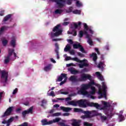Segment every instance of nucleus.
<instances>
[{
    "label": "nucleus",
    "instance_id": "nucleus-4",
    "mask_svg": "<svg viewBox=\"0 0 126 126\" xmlns=\"http://www.w3.org/2000/svg\"><path fill=\"white\" fill-rule=\"evenodd\" d=\"M74 112L75 113H83L85 114V115L82 116V119H91L93 117V116L91 115V111H83L81 108H74Z\"/></svg>",
    "mask_w": 126,
    "mask_h": 126
},
{
    "label": "nucleus",
    "instance_id": "nucleus-26",
    "mask_svg": "<svg viewBox=\"0 0 126 126\" xmlns=\"http://www.w3.org/2000/svg\"><path fill=\"white\" fill-rule=\"evenodd\" d=\"M98 94L100 95V96H98V99H101L103 97V93L102 92V89L101 88H99Z\"/></svg>",
    "mask_w": 126,
    "mask_h": 126
},
{
    "label": "nucleus",
    "instance_id": "nucleus-49",
    "mask_svg": "<svg viewBox=\"0 0 126 126\" xmlns=\"http://www.w3.org/2000/svg\"><path fill=\"white\" fill-rule=\"evenodd\" d=\"M66 80H67V78H65L63 81H62L60 83V85L62 86V85H63V84H64V83H65V82H66Z\"/></svg>",
    "mask_w": 126,
    "mask_h": 126
},
{
    "label": "nucleus",
    "instance_id": "nucleus-25",
    "mask_svg": "<svg viewBox=\"0 0 126 126\" xmlns=\"http://www.w3.org/2000/svg\"><path fill=\"white\" fill-rule=\"evenodd\" d=\"M88 39V43L89 44L90 46H93V41H92V39H91V37L90 36H89V37H87Z\"/></svg>",
    "mask_w": 126,
    "mask_h": 126
},
{
    "label": "nucleus",
    "instance_id": "nucleus-1",
    "mask_svg": "<svg viewBox=\"0 0 126 126\" xmlns=\"http://www.w3.org/2000/svg\"><path fill=\"white\" fill-rule=\"evenodd\" d=\"M87 79L92 80V76L89 74L85 73L81 75V77L79 78H77V76L76 75L71 76L69 78V81H71V82H81L82 81H86Z\"/></svg>",
    "mask_w": 126,
    "mask_h": 126
},
{
    "label": "nucleus",
    "instance_id": "nucleus-16",
    "mask_svg": "<svg viewBox=\"0 0 126 126\" xmlns=\"http://www.w3.org/2000/svg\"><path fill=\"white\" fill-rule=\"evenodd\" d=\"M67 103L68 105H70L71 106H77V104H78V101L72 100L68 101Z\"/></svg>",
    "mask_w": 126,
    "mask_h": 126
},
{
    "label": "nucleus",
    "instance_id": "nucleus-12",
    "mask_svg": "<svg viewBox=\"0 0 126 126\" xmlns=\"http://www.w3.org/2000/svg\"><path fill=\"white\" fill-rule=\"evenodd\" d=\"M89 107H94L96 109H99L100 108V105L97 103L89 102Z\"/></svg>",
    "mask_w": 126,
    "mask_h": 126
},
{
    "label": "nucleus",
    "instance_id": "nucleus-15",
    "mask_svg": "<svg viewBox=\"0 0 126 126\" xmlns=\"http://www.w3.org/2000/svg\"><path fill=\"white\" fill-rule=\"evenodd\" d=\"M69 70L70 71V72L71 73V74H77V73H80V72L76 69H74V68H71L70 69H69Z\"/></svg>",
    "mask_w": 126,
    "mask_h": 126
},
{
    "label": "nucleus",
    "instance_id": "nucleus-11",
    "mask_svg": "<svg viewBox=\"0 0 126 126\" xmlns=\"http://www.w3.org/2000/svg\"><path fill=\"white\" fill-rule=\"evenodd\" d=\"M102 104H103V107H102L103 110H106L107 108H110L111 107V104L107 101H103Z\"/></svg>",
    "mask_w": 126,
    "mask_h": 126
},
{
    "label": "nucleus",
    "instance_id": "nucleus-6",
    "mask_svg": "<svg viewBox=\"0 0 126 126\" xmlns=\"http://www.w3.org/2000/svg\"><path fill=\"white\" fill-rule=\"evenodd\" d=\"M8 78V72L3 70L1 72V82L6 83Z\"/></svg>",
    "mask_w": 126,
    "mask_h": 126
},
{
    "label": "nucleus",
    "instance_id": "nucleus-24",
    "mask_svg": "<svg viewBox=\"0 0 126 126\" xmlns=\"http://www.w3.org/2000/svg\"><path fill=\"white\" fill-rule=\"evenodd\" d=\"M16 40L15 39V38H12L10 42V45L12 46L13 48H14L15 47V44H16Z\"/></svg>",
    "mask_w": 126,
    "mask_h": 126
},
{
    "label": "nucleus",
    "instance_id": "nucleus-37",
    "mask_svg": "<svg viewBox=\"0 0 126 126\" xmlns=\"http://www.w3.org/2000/svg\"><path fill=\"white\" fill-rule=\"evenodd\" d=\"M48 96H52V97H55V96H56L54 91H51L50 93L48 94Z\"/></svg>",
    "mask_w": 126,
    "mask_h": 126
},
{
    "label": "nucleus",
    "instance_id": "nucleus-52",
    "mask_svg": "<svg viewBox=\"0 0 126 126\" xmlns=\"http://www.w3.org/2000/svg\"><path fill=\"white\" fill-rule=\"evenodd\" d=\"M14 120V117H11L9 120H7L8 123H12Z\"/></svg>",
    "mask_w": 126,
    "mask_h": 126
},
{
    "label": "nucleus",
    "instance_id": "nucleus-28",
    "mask_svg": "<svg viewBox=\"0 0 126 126\" xmlns=\"http://www.w3.org/2000/svg\"><path fill=\"white\" fill-rule=\"evenodd\" d=\"M10 17H11V15L10 14L7 15L4 18L3 21L4 22H6V21H7V20H8Z\"/></svg>",
    "mask_w": 126,
    "mask_h": 126
},
{
    "label": "nucleus",
    "instance_id": "nucleus-34",
    "mask_svg": "<svg viewBox=\"0 0 126 126\" xmlns=\"http://www.w3.org/2000/svg\"><path fill=\"white\" fill-rule=\"evenodd\" d=\"M10 60V57H9V56H7L4 60V63H9Z\"/></svg>",
    "mask_w": 126,
    "mask_h": 126
},
{
    "label": "nucleus",
    "instance_id": "nucleus-2",
    "mask_svg": "<svg viewBox=\"0 0 126 126\" xmlns=\"http://www.w3.org/2000/svg\"><path fill=\"white\" fill-rule=\"evenodd\" d=\"M66 61H74V62H77V63H80L81 64H79V66L80 68H83L84 66L87 67L89 66V64L85 63V60H80L77 57L71 58L70 57H67L65 59Z\"/></svg>",
    "mask_w": 126,
    "mask_h": 126
},
{
    "label": "nucleus",
    "instance_id": "nucleus-51",
    "mask_svg": "<svg viewBox=\"0 0 126 126\" xmlns=\"http://www.w3.org/2000/svg\"><path fill=\"white\" fill-rule=\"evenodd\" d=\"M58 125L60 126H67V125H65V124L63 122H59Z\"/></svg>",
    "mask_w": 126,
    "mask_h": 126
},
{
    "label": "nucleus",
    "instance_id": "nucleus-63",
    "mask_svg": "<svg viewBox=\"0 0 126 126\" xmlns=\"http://www.w3.org/2000/svg\"><path fill=\"white\" fill-rule=\"evenodd\" d=\"M65 101L66 102L68 101H70L71 100V97H67L65 99Z\"/></svg>",
    "mask_w": 126,
    "mask_h": 126
},
{
    "label": "nucleus",
    "instance_id": "nucleus-30",
    "mask_svg": "<svg viewBox=\"0 0 126 126\" xmlns=\"http://www.w3.org/2000/svg\"><path fill=\"white\" fill-rule=\"evenodd\" d=\"M55 14H61L63 13V10L57 9L55 11Z\"/></svg>",
    "mask_w": 126,
    "mask_h": 126
},
{
    "label": "nucleus",
    "instance_id": "nucleus-35",
    "mask_svg": "<svg viewBox=\"0 0 126 126\" xmlns=\"http://www.w3.org/2000/svg\"><path fill=\"white\" fill-rule=\"evenodd\" d=\"M80 52L83 53L84 54H86V52L85 51V49L83 47L82 45H81V47L79 48Z\"/></svg>",
    "mask_w": 126,
    "mask_h": 126
},
{
    "label": "nucleus",
    "instance_id": "nucleus-21",
    "mask_svg": "<svg viewBox=\"0 0 126 126\" xmlns=\"http://www.w3.org/2000/svg\"><path fill=\"white\" fill-rule=\"evenodd\" d=\"M14 53V49H11L10 48L8 49V57H11V56H12V54Z\"/></svg>",
    "mask_w": 126,
    "mask_h": 126
},
{
    "label": "nucleus",
    "instance_id": "nucleus-50",
    "mask_svg": "<svg viewBox=\"0 0 126 126\" xmlns=\"http://www.w3.org/2000/svg\"><path fill=\"white\" fill-rule=\"evenodd\" d=\"M84 126H92L93 125L92 124L88 123L87 122H84Z\"/></svg>",
    "mask_w": 126,
    "mask_h": 126
},
{
    "label": "nucleus",
    "instance_id": "nucleus-23",
    "mask_svg": "<svg viewBox=\"0 0 126 126\" xmlns=\"http://www.w3.org/2000/svg\"><path fill=\"white\" fill-rule=\"evenodd\" d=\"M51 66H52V64H48V65L44 67V70L45 71H48L49 70H51V69L52 68V67Z\"/></svg>",
    "mask_w": 126,
    "mask_h": 126
},
{
    "label": "nucleus",
    "instance_id": "nucleus-59",
    "mask_svg": "<svg viewBox=\"0 0 126 126\" xmlns=\"http://www.w3.org/2000/svg\"><path fill=\"white\" fill-rule=\"evenodd\" d=\"M61 94H63V95H67V94H68V92H61Z\"/></svg>",
    "mask_w": 126,
    "mask_h": 126
},
{
    "label": "nucleus",
    "instance_id": "nucleus-22",
    "mask_svg": "<svg viewBox=\"0 0 126 126\" xmlns=\"http://www.w3.org/2000/svg\"><path fill=\"white\" fill-rule=\"evenodd\" d=\"M91 57L93 58V60L94 62H96V61H97V59H98L96 53H93L92 54H91Z\"/></svg>",
    "mask_w": 126,
    "mask_h": 126
},
{
    "label": "nucleus",
    "instance_id": "nucleus-45",
    "mask_svg": "<svg viewBox=\"0 0 126 126\" xmlns=\"http://www.w3.org/2000/svg\"><path fill=\"white\" fill-rule=\"evenodd\" d=\"M55 47H56V49H55V52H59V44H58V43H55Z\"/></svg>",
    "mask_w": 126,
    "mask_h": 126
},
{
    "label": "nucleus",
    "instance_id": "nucleus-46",
    "mask_svg": "<svg viewBox=\"0 0 126 126\" xmlns=\"http://www.w3.org/2000/svg\"><path fill=\"white\" fill-rule=\"evenodd\" d=\"M95 84V82L94 81H92L90 82L88 85H89L90 88L92 87V85H94Z\"/></svg>",
    "mask_w": 126,
    "mask_h": 126
},
{
    "label": "nucleus",
    "instance_id": "nucleus-44",
    "mask_svg": "<svg viewBox=\"0 0 126 126\" xmlns=\"http://www.w3.org/2000/svg\"><path fill=\"white\" fill-rule=\"evenodd\" d=\"M80 38H82L84 35V32L83 31H80L79 33Z\"/></svg>",
    "mask_w": 126,
    "mask_h": 126
},
{
    "label": "nucleus",
    "instance_id": "nucleus-41",
    "mask_svg": "<svg viewBox=\"0 0 126 126\" xmlns=\"http://www.w3.org/2000/svg\"><path fill=\"white\" fill-rule=\"evenodd\" d=\"M61 113L57 112L56 113H54L51 115V117H59V116H60Z\"/></svg>",
    "mask_w": 126,
    "mask_h": 126
},
{
    "label": "nucleus",
    "instance_id": "nucleus-38",
    "mask_svg": "<svg viewBox=\"0 0 126 126\" xmlns=\"http://www.w3.org/2000/svg\"><path fill=\"white\" fill-rule=\"evenodd\" d=\"M119 119H120V122L124 121L125 119V116H124L122 114H120L119 115Z\"/></svg>",
    "mask_w": 126,
    "mask_h": 126
},
{
    "label": "nucleus",
    "instance_id": "nucleus-31",
    "mask_svg": "<svg viewBox=\"0 0 126 126\" xmlns=\"http://www.w3.org/2000/svg\"><path fill=\"white\" fill-rule=\"evenodd\" d=\"M81 47V45L80 44H74L73 45V48L74 49H79Z\"/></svg>",
    "mask_w": 126,
    "mask_h": 126
},
{
    "label": "nucleus",
    "instance_id": "nucleus-5",
    "mask_svg": "<svg viewBox=\"0 0 126 126\" xmlns=\"http://www.w3.org/2000/svg\"><path fill=\"white\" fill-rule=\"evenodd\" d=\"M89 88H90L88 84H82L80 90L78 91L77 93L80 95H88V92L86 91V90L89 89Z\"/></svg>",
    "mask_w": 126,
    "mask_h": 126
},
{
    "label": "nucleus",
    "instance_id": "nucleus-17",
    "mask_svg": "<svg viewBox=\"0 0 126 126\" xmlns=\"http://www.w3.org/2000/svg\"><path fill=\"white\" fill-rule=\"evenodd\" d=\"M60 109L62 110L63 112H69V111H71V108L70 107H65L64 106H61Z\"/></svg>",
    "mask_w": 126,
    "mask_h": 126
},
{
    "label": "nucleus",
    "instance_id": "nucleus-43",
    "mask_svg": "<svg viewBox=\"0 0 126 126\" xmlns=\"http://www.w3.org/2000/svg\"><path fill=\"white\" fill-rule=\"evenodd\" d=\"M42 104H41V107H44V104H47V100L46 99H43L41 101Z\"/></svg>",
    "mask_w": 126,
    "mask_h": 126
},
{
    "label": "nucleus",
    "instance_id": "nucleus-58",
    "mask_svg": "<svg viewBox=\"0 0 126 126\" xmlns=\"http://www.w3.org/2000/svg\"><path fill=\"white\" fill-rule=\"evenodd\" d=\"M54 112H55V109H51L50 111H48V114H53Z\"/></svg>",
    "mask_w": 126,
    "mask_h": 126
},
{
    "label": "nucleus",
    "instance_id": "nucleus-42",
    "mask_svg": "<svg viewBox=\"0 0 126 126\" xmlns=\"http://www.w3.org/2000/svg\"><path fill=\"white\" fill-rule=\"evenodd\" d=\"M100 118L102 120V121H106L107 120V118L106 116H103L102 114L100 115Z\"/></svg>",
    "mask_w": 126,
    "mask_h": 126
},
{
    "label": "nucleus",
    "instance_id": "nucleus-48",
    "mask_svg": "<svg viewBox=\"0 0 126 126\" xmlns=\"http://www.w3.org/2000/svg\"><path fill=\"white\" fill-rule=\"evenodd\" d=\"M77 55H78V56H79V57H80V58H84V57H85L84 54H83L80 52H78Z\"/></svg>",
    "mask_w": 126,
    "mask_h": 126
},
{
    "label": "nucleus",
    "instance_id": "nucleus-57",
    "mask_svg": "<svg viewBox=\"0 0 126 126\" xmlns=\"http://www.w3.org/2000/svg\"><path fill=\"white\" fill-rule=\"evenodd\" d=\"M76 3L77 6H79V7L81 6V3L79 2V1H77Z\"/></svg>",
    "mask_w": 126,
    "mask_h": 126
},
{
    "label": "nucleus",
    "instance_id": "nucleus-60",
    "mask_svg": "<svg viewBox=\"0 0 126 126\" xmlns=\"http://www.w3.org/2000/svg\"><path fill=\"white\" fill-rule=\"evenodd\" d=\"M55 53H56V55H57L58 60L60 59V55L59 54V51H55Z\"/></svg>",
    "mask_w": 126,
    "mask_h": 126
},
{
    "label": "nucleus",
    "instance_id": "nucleus-10",
    "mask_svg": "<svg viewBox=\"0 0 126 126\" xmlns=\"http://www.w3.org/2000/svg\"><path fill=\"white\" fill-rule=\"evenodd\" d=\"M32 114L33 113V107H30L29 109L27 110H25L23 111L22 115L24 117V118H25L26 117V115L27 114Z\"/></svg>",
    "mask_w": 126,
    "mask_h": 126
},
{
    "label": "nucleus",
    "instance_id": "nucleus-64",
    "mask_svg": "<svg viewBox=\"0 0 126 126\" xmlns=\"http://www.w3.org/2000/svg\"><path fill=\"white\" fill-rule=\"evenodd\" d=\"M92 91H94V92H96V89L95 88V87H91Z\"/></svg>",
    "mask_w": 126,
    "mask_h": 126
},
{
    "label": "nucleus",
    "instance_id": "nucleus-13",
    "mask_svg": "<svg viewBox=\"0 0 126 126\" xmlns=\"http://www.w3.org/2000/svg\"><path fill=\"white\" fill-rule=\"evenodd\" d=\"M63 78L64 79H65V78H67V77L66 76V74L62 73L60 76L58 77V81H59V82L62 81Z\"/></svg>",
    "mask_w": 126,
    "mask_h": 126
},
{
    "label": "nucleus",
    "instance_id": "nucleus-9",
    "mask_svg": "<svg viewBox=\"0 0 126 126\" xmlns=\"http://www.w3.org/2000/svg\"><path fill=\"white\" fill-rule=\"evenodd\" d=\"M13 110V106L8 108L6 111L4 112V114L1 116V118H4L5 117H7V116H9V115L11 114V112H12Z\"/></svg>",
    "mask_w": 126,
    "mask_h": 126
},
{
    "label": "nucleus",
    "instance_id": "nucleus-14",
    "mask_svg": "<svg viewBox=\"0 0 126 126\" xmlns=\"http://www.w3.org/2000/svg\"><path fill=\"white\" fill-rule=\"evenodd\" d=\"M42 126H47V125H52V121H49L48 122L47 119L42 120L41 121Z\"/></svg>",
    "mask_w": 126,
    "mask_h": 126
},
{
    "label": "nucleus",
    "instance_id": "nucleus-40",
    "mask_svg": "<svg viewBox=\"0 0 126 126\" xmlns=\"http://www.w3.org/2000/svg\"><path fill=\"white\" fill-rule=\"evenodd\" d=\"M84 27L85 30H86V31H88V30H89V28H88V26L86 23H84Z\"/></svg>",
    "mask_w": 126,
    "mask_h": 126
},
{
    "label": "nucleus",
    "instance_id": "nucleus-18",
    "mask_svg": "<svg viewBox=\"0 0 126 126\" xmlns=\"http://www.w3.org/2000/svg\"><path fill=\"white\" fill-rule=\"evenodd\" d=\"M102 89L103 91V95L104 97H106V89H107V86L105 84L104 82H102Z\"/></svg>",
    "mask_w": 126,
    "mask_h": 126
},
{
    "label": "nucleus",
    "instance_id": "nucleus-54",
    "mask_svg": "<svg viewBox=\"0 0 126 126\" xmlns=\"http://www.w3.org/2000/svg\"><path fill=\"white\" fill-rule=\"evenodd\" d=\"M4 29H5V27H2L0 29V32L3 33V32L4 31Z\"/></svg>",
    "mask_w": 126,
    "mask_h": 126
},
{
    "label": "nucleus",
    "instance_id": "nucleus-62",
    "mask_svg": "<svg viewBox=\"0 0 126 126\" xmlns=\"http://www.w3.org/2000/svg\"><path fill=\"white\" fill-rule=\"evenodd\" d=\"M68 42L71 45H72V44H73V41H72V39H68Z\"/></svg>",
    "mask_w": 126,
    "mask_h": 126
},
{
    "label": "nucleus",
    "instance_id": "nucleus-56",
    "mask_svg": "<svg viewBox=\"0 0 126 126\" xmlns=\"http://www.w3.org/2000/svg\"><path fill=\"white\" fill-rule=\"evenodd\" d=\"M71 0H67L66 3L68 4V5H70L71 4Z\"/></svg>",
    "mask_w": 126,
    "mask_h": 126
},
{
    "label": "nucleus",
    "instance_id": "nucleus-47",
    "mask_svg": "<svg viewBox=\"0 0 126 126\" xmlns=\"http://www.w3.org/2000/svg\"><path fill=\"white\" fill-rule=\"evenodd\" d=\"M84 35H86V38H89V37H90V35L88 34L87 31L86 30L84 31Z\"/></svg>",
    "mask_w": 126,
    "mask_h": 126
},
{
    "label": "nucleus",
    "instance_id": "nucleus-32",
    "mask_svg": "<svg viewBox=\"0 0 126 126\" xmlns=\"http://www.w3.org/2000/svg\"><path fill=\"white\" fill-rule=\"evenodd\" d=\"M60 121H61V118H56L53 121H50V122H52V124H53V123H59Z\"/></svg>",
    "mask_w": 126,
    "mask_h": 126
},
{
    "label": "nucleus",
    "instance_id": "nucleus-8",
    "mask_svg": "<svg viewBox=\"0 0 126 126\" xmlns=\"http://www.w3.org/2000/svg\"><path fill=\"white\" fill-rule=\"evenodd\" d=\"M50 1H53V2H56L58 4L59 7L62 8L63 7V4L62 2H65V0H49Z\"/></svg>",
    "mask_w": 126,
    "mask_h": 126
},
{
    "label": "nucleus",
    "instance_id": "nucleus-36",
    "mask_svg": "<svg viewBox=\"0 0 126 126\" xmlns=\"http://www.w3.org/2000/svg\"><path fill=\"white\" fill-rule=\"evenodd\" d=\"M7 43H8V41L7 40L4 39L2 41V44L4 46H6L7 45Z\"/></svg>",
    "mask_w": 126,
    "mask_h": 126
},
{
    "label": "nucleus",
    "instance_id": "nucleus-29",
    "mask_svg": "<svg viewBox=\"0 0 126 126\" xmlns=\"http://www.w3.org/2000/svg\"><path fill=\"white\" fill-rule=\"evenodd\" d=\"M72 126H79V124L77 121H76V120L73 119V122L72 123Z\"/></svg>",
    "mask_w": 126,
    "mask_h": 126
},
{
    "label": "nucleus",
    "instance_id": "nucleus-27",
    "mask_svg": "<svg viewBox=\"0 0 126 126\" xmlns=\"http://www.w3.org/2000/svg\"><path fill=\"white\" fill-rule=\"evenodd\" d=\"M71 49V47H70V45L69 44H67L64 48V51L65 52H68Z\"/></svg>",
    "mask_w": 126,
    "mask_h": 126
},
{
    "label": "nucleus",
    "instance_id": "nucleus-19",
    "mask_svg": "<svg viewBox=\"0 0 126 126\" xmlns=\"http://www.w3.org/2000/svg\"><path fill=\"white\" fill-rule=\"evenodd\" d=\"M73 26H74V28H75V29H77V28H78V27H79L80 28V27H81V22H78L77 23H74Z\"/></svg>",
    "mask_w": 126,
    "mask_h": 126
},
{
    "label": "nucleus",
    "instance_id": "nucleus-33",
    "mask_svg": "<svg viewBox=\"0 0 126 126\" xmlns=\"http://www.w3.org/2000/svg\"><path fill=\"white\" fill-rule=\"evenodd\" d=\"M72 13H73V14H81V11L79 10H75L72 11Z\"/></svg>",
    "mask_w": 126,
    "mask_h": 126
},
{
    "label": "nucleus",
    "instance_id": "nucleus-53",
    "mask_svg": "<svg viewBox=\"0 0 126 126\" xmlns=\"http://www.w3.org/2000/svg\"><path fill=\"white\" fill-rule=\"evenodd\" d=\"M4 29H5V27H2L0 29V32L3 33V32L4 31Z\"/></svg>",
    "mask_w": 126,
    "mask_h": 126
},
{
    "label": "nucleus",
    "instance_id": "nucleus-20",
    "mask_svg": "<svg viewBox=\"0 0 126 126\" xmlns=\"http://www.w3.org/2000/svg\"><path fill=\"white\" fill-rule=\"evenodd\" d=\"M103 66H106V65H105V62H100L97 65V67H98V68H103Z\"/></svg>",
    "mask_w": 126,
    "mask_h": 126
},
{
    "label": "nucleus",
    "instance_id": "nucleus-3",
    "mask_svg": "<svg viewBox=\"0 0 126 126\" xmlns=\"http://www.w3.org/2000/svg\"><path fill=\"white\" fill-rule=\"evenodd\" d=\"M61 27H62L61 24H58L54 27L53 29V32H51L50 33L52 38H54V37H58V36L62 35V33H63V29L61 28Z\"/></svg>",
    "mask_w": 126,
    "mask_h": 126
},
{
    "label": "nucleus",
    "instance_id": "nucleus-61",
    "mask_svg": "<svg viewBox=\"0 0 126 126\" xmlns=\"http://www.w3.org/2000/svg\"><path fill=\"white\" fill-rule=\"evenodd\" d=\"M68 24H69V22H64L63 23V25L64 26H66V25H68Z\"/></svg>",
    "mask_w": 126,
    "mask_h": 126
},
{
    "label": "nucleus",
    "instance_id": "nucleus-7",
    "mask_svg": "<svg viewBox=\"0 0 126 126\" xmlns=\"http://www.w3.org/2000/svg\"><path fill=\"white\" fill-rule=\"evenodd\" d=\"M89 102L87 101L86 99H80V100H78V104L79 107H81V108H86L87 106H89Z\"/></svg>",
    "mask_w": 126,
    "mask_h": 126
},
{
    "label": "nucleus",
    "instance_id": "nucleus-55",
    "mask_svg": "<svg viewBox=\"0 0 126 126\" xmlns=\"http://www.w3.org/2000/svg\"><path fill=\"white\" fill-rule=\"evenodd\" d=\"M18 89L16 88V89L13 91L12 94H13V95L16 94L17 93V92H18Z\"/></svg>",
    "mask_w": 126,
    "mask_h": 126
},
{
    "label": "nucleus",
    "instance_id": "nucleus-39",
    "mask_svg": "<svg viewBox=\"0 0 126 126\" xmlns=\"http://www.w3.org/2000/svg\"><path fill=\"white\" fill-rule=\"evenodd\" d=\"M72 7H70L68 10H66V13H70V12H72Z\"/></svg>",
    "mask_w": 126,
    "mask_h": 126
}]
</instances>
